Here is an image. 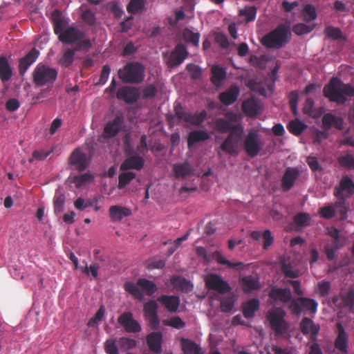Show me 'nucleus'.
Segmentation results:
<instances>
[{"label":"nucleus","mask_w":354,"mask_h":354,"mask_svg":"<svg viewBox=\"0 0 354 354\" xmlns=\"http://www.w3.org/2000/svg\"><path fill=\"white\" fill-rule=\"evenodd\" d=\"M241 283L245 292H250L259 288L258 281L251 275L243 277Z\"/></svg>","instance_id":"45"},{"label":"nucleus","mask_w":354,"mask_h":354,"mask_svg":"<svg viewBox=\"0 0 354 354\" xmlns=\"http://www.w3.org/2000/svg\"><path fill=\"white\" fill-rule=\"evenodd\" d=\"M212 77L211 82L215 86H218L221 82L226 77L225 70L220 66L215 65L211 68Z\"/></svg>","instance_id":"39"},{"label":"nucleus","mask_w":354,"mask_h":354,"mask_svg":"<svg viewBox=\"0 0 354 354\" xmlns=\"http://www.w3.org/2000/svg\"><path fill=\"white\" fill-rule=\"evenodd\" d=\"M270 297L274 300H280L283 303L288 302L292 295L288 288H272L270 292Z\"/></svg>","instance_id":"35"},{"label":"nucleus","mask_w":354,"mask_h":354,"mask_svg":"<svg viewBox=\"0 0 354 354\" xmlns=\"http://www.w3.org/2000/svg\"><path fill=\"white\" fill-rule=\"evenodd\" d=\"M39 55V51L35 48H33L19 60V72L20 75H24L25 74L30 66L36 61Z\"/></svg>","instance_id":"22"},{"label":"nucleus","mask_w":354,"mask_h":354,"mask_svg":"<svg viewBox=\"0 0 354 354\" xmlns=\"http://www.w3.org/2000/svg\"><path fill=\"white\" fill-rule=\"evenodd\" d=\"M181 342L184 354H203L201 348L194 341L183 338Z\"/></svg>","instance_id":"38"},{"label":"nucleus","mask_w":354,"mask_h":354,"mask_svg":"<svg viewBox=\"0 0 354 354\" xmlns=\"http://www.w3.org/2000/svg\"><path fill=\"white\" fill-rule=\"evenodd\" d=\"M322 127L325 131H328L332 127L337 129H342L344 121L342 118L337 117L332 113H326L322 119Z\"/></svg>","instance_id":"25"},{"label":"nucleus","mask_w":354,"mask_h":354,"mask_svg":"<svg viewBox=\"0 0 354 354\" xmlns=\"http://www.w3.org/2000/svg\"><path fill=\"white\" fill-rule=\"evenodd\" d=\"M188 55V51L186 47L183 44H178L171 52L168 59L167 65L173 68L181 64Z\"/></svg>","instance_id":"16"},{"label":"nucleus","mask_w":354,"mask_h":354,"mask_svg":"<svg viewBox=\"0 0 354 354\" xmlns=\"http://www.w3.org/2000/svg\"><path fill=\"white\" fill-rule=\"evenodd\" d=\"M299 174L300 171L297 167H287L281 178L282 190L287 192L291 189Z\"/></svg>","instance_id":"19"},{"label":"nucleus","mask_w":354,"mask_h":354,"mask_svg":"<svg viewBox=\"0 0 354 354\" xmlns=\"http://www.w3.org/2000/svg\"><path fill=\"white\" fill-rule=\"evenodd\" d=\"M136 176V174L133 171L123 172L119 175L118 178V187L120 189L126 187L133 179Z\"/></svg>","instance_id":"50"},{"label":"nucleus","mask_w":354,"mask_h":354,"mask_svg":"<svg viewBox=\"0 0 354 354\" xmlns=\"http://www.w3.org/2000/svg\"><path fill=\"white\" fill-rule=\"evenodd\" d=\"M212 257L221 265H225L228 268H237L240 269L243 267V263L241 262L232 263L231 261L225 259L222 254L219 251H216L213 253Z\"/></svg>","instance_id":"47"},{"label":"nucleus","mask_w":354,"mask_h":354,"mask_svg":"<svg viewBox=\"0 0 354 354\" xmlns=\"http://www.w3.org/2000/svg\"><path fill=\"white\" fill-rule=\"evenodd\" d=\"M118 75L124 83L139 84L144 80L145 67L139 62H129L119 69Z\"/></svg>","instance_id":"3"},{"label":"nucleus","mask_w":354,"mask_h":354,"mask_svg":"<svg viewBox=\"0 0 354 354\" xmlns=\"http://www.w3.org/2000/svg\"><path fill=\"white\" fill-rule=\"evenodd\" d=\"M303 17L306 21H311L317 18L316 9L311 4L306 5L303 9Z\"/></svg>","instance_id":"56"},{"label":"nucleus","mask_w":354,"mask_h":354,"mask_svg":"<svg viewBox=\"0 0 354 354\" xmlns=\"http://www.w3.org/2000/svg\"><path fill=\"white\" fill-rule=\"evenodd\" d=\"M109 216L112 221H120L123 218L131 214L129 208L120 205H113L109 209Z\"/></svg>","instance_id":"27"},{"label":"nucleus","mask_w":354,"mask_h":354,"mask_svg":"<svg viewBox=\"0 0 354 354\" xmlns=\"http://www.w3.org/2000/svg\"><path fill=\"white\" fill-rule=\"evenodd\" d=\"M146 341L149 350L159 354L162 351V335L160 332H151L147 335Z\"/></svg>","instance_id":"24"},{"label":"nucleus","mask_w":354,"mask_h":354,"mask_svg":"<svg viewBox=\"0 0 354 354\" xmlns=\"http://www.w3.org/2000/svg\"><path fill=\"white\" fill-rule=\"evenodd\" d=\"M257 8L255 6H245L239 10V15L245 17L246 23L252 21L255 19L257 15Z\"/></svg>","instance_id":"48"},{"label":"nucleus","mask_w":354,"mask_h":354,"mask_svg":"<svg viewBox=\"0 0 354 354\" xmlns=\"http://www.w3.org/2000/svg\"><path fill=\"white\" fill-rule=\"evenodd\" d=\"M75 44V46L73 49L75 52H88L92 47L91 40L87 38L84 39V37Z\"/></svg>","instance_id":"58"},{"label":"nucleus","mask_w":354,"mask_h":354,"mask_svg":"<svg viewBox=\"0 0 354 354\" xmlns=\"http://www.w3.org/2000/svg\"><path fill=\"white\" fill-rule=\"evenodd\" d=\"M173 171L176 178H185L192 173L191 165L188 162L174 164Z\"/></svg>","instance_id":"36"},{"label":"nucleus","mask_w":354,"mask_h":354,"mask_svg":"<svg viewBox=\"0 0 354 354\" xmlns=\"http://www.w3.org/2000/svg\"><path fill=\"white\" fill-rule=\"evenodd\" d=\"M289 34V27L284 24H280L275 29L265 35L261 38V43L267 48H280L288 42Z\"/></svg>","instance_id":"2"},{"label":"nucleus","mask_w":354,"mask_h":354,"mask_svg":"<svg viewBox=\"0 0 354 354\" xmlns=\"http://www.w3.org/2000/svg\"><path fill=\"white\" fill-rule=\"evenodd\" d=\"M143 0H131L127 6V10L129 13L135 14L144 8Z\"/></svg>","instance_id":"59"},{"label":"nucleus","mask_w":354,"mask_h":354,"mask_svg":"<svg viewBox=\"0 0 354 354\" xmlns=\"http://www.w3.org/2000/svg\"><path fill=\"white\" fill-rule=\"evenodd\" d=\"M157 92L158 90L153 84H149L142 89V98L145 100L153 98Z\"/></svg>","instance_id":"60"},{"label":"nucleus","mask_w":354,"mask_h":354,"mask_svg":"<svg viewBox=\"0 0 354 354\" xmlns=\"http://www.w3.org/2000/svg\"><path fill=\"white\" fill-rule=\"evenodd\" d=\"M262 147L259 135L257 131L251 130L245 137L243 148L245 153L254 158L258 155Z\"/></svg>","instance_id":"8"},{"label":"nucleus","mask_w":354,"mask_h":354,"mask_svg":"<svg viewBox=\"0 0 354 354\" xmlns=\"http://www.w3.org/2000/svg\"><path fill=\"white\" fill-rule=\"evenodd\" d=\"M205 286L209 290H216L221 294H224L231 290V287L227 281L216 274H211L205 279Z\"/></svg>","instance_id":"12"},{"label":"nucleus","mask_w":354,"mask_h":354,"mask_svg":"<svg viewBox=\"0 0 354 354\" xmlns=\"http://www.w3.org/2000/svg\"><path fill=\"white\" fill-rule=\"evenodd\" d=\"M118 344L121 349L128 351L135 348L137 345V342L133 339L122 337L118 339Z\"/></svg>","instance_id":"53"},{"label":"nucleus","mask_w":354,"mask_h":354,"mask_svg":"<svg viewBox=\"0 0 354 354\" xmlns=\"http://www.w3.org/2000/svg\"><path fill=\"white\" fill-rule=\"evenodd\" d=\"M339 164L346 169H354V156L350 153L341 156L337 158Z\"/></svg>","instance_id":"51"},{"label":"nucleus","mask_w":354,"mask_h":354,"mask_svg":"<svg viewBox=\"0 0 354 354\" xmlns=\"http://www.w3.org/2000/svg\"><path fill=\"white\" fill-rule=\"evenodd\" d=\"M68 163L75 167L78 171H84L88 166L86 153L80 148L75 149L71 153Z\"/></svg>","instance_id":"15"},{"label":"nucleus","mask_w":354,"mask_h":354,"mask_svg":"<svg viewBox=\"0 0 354 354\" xmlns=\"http://www.w3.org/2000/svg\"><path fill=\"white\" fill-rule=\"evenodd\" d=\"M259 306V301L257 299H252L247 301L243 306V315L246 318H252L254 317V313L258 310Z\"/></svg>","instance_id":"41"},{"label":"nucleus","mask_w":354,"mask_h":354,"mask_svg":"<svg viewBox=\"0 0 354 354\" xmlns=\"http://www.w3.org/2000/svg\"><path fill=\"white\" fill-rule=\"evenodd\" d=\"M319 213L322 218L330 219L334 217L335 209L332 205H327L321 207L319 210Z\"/></svg>","instance_id":"63"},{"label":"nucleus","mask_w":354,"mask_h":354,"mask_svg":"<svg viewBox=\"0 0 354 354\" xmlns=\"http://www.w3.org/2000/svg\"><path fill=\"white\" fill-rule=\"evenodd\" d=\"M158 301L171 313L176 312L180 304L179 297L175 295H163L158 298Z\"/></svg>","instance_id":"26"},{"label":"nucleus","mask_w":354,"mask_h":354,"mask_svg":"<svg viewBox=\"0 0 354 354\" xmlns=\"http://www.w3.org/2000/svg\"><path fill=\"white\" fill-rule=\"evenodd\" d=\"M243 135V129L228 134L221 145V149L230 156H237L239 152L240 143Z\"/></svg>","instance_id":"6"},{"label":"nucleus","mask_w":354,"mask_h":354,"mask_svg":"<svg viewBox=\"0 0 354 354\" xmlns=\"http://www.w3.org/2000/svg\"><path fill=\"white\" fill-rule=\"evenodd\" d=\"M251 237L256 240L259 241L262 237L263 239V248L267 250L274 242V236L270 230H266L261 234L259 231H253L250 234Z\"/></svg>","instance_id":"32"},{"label":"nucleus","mask_w":354,"mask_h":354,"mask_svg":"<svg viewBox=\"0 0 354 354\" xmlns=\"http://www.w3.org/2000/svg\"><path fill=\"white\" fill-rule=\"evenodd\" d=\"M163 324L176 329H181L185 326V322L178 316L173 317L170 319L164 320Z\"/></svg>","instance_id":"55"},{"label":"nucleus","mask_w":354,"mask_h":354,"mask_svg":"<svg viewBox=\"0 0 354 354\" xmlns=\"http://www.w3.org/2000/svg\"><path fill=\"white\" fill-rule=\"evenodd\" d=\"M200 37L201 34L199 32H194L189 28H185L183 30V38L184 41L194 47L199 46Z\"/></svg>","instance_id":"37"},{"label":"nucleus","mask_w":354,"mask_h":354,"mask_svg":"<svg viewBox=\"0 0 354 354\" xmlns=\"http://www.w3.org/2000/svg\"><path fill=\"white\" fill-rule=\"evenodd\" d=\"M313 30V27L303 23L295 24L292 27V31L297 35H302L309 33Z\"/></svg>","instance_id":"62"},{"label":"nucleus","mask_w":354,"mask_h":354,"mask_svg":"<svg viewBox=\"0 0 354 354\" xmlns=\"http://www.w3.org/2000/svg\"><path fill=\"white\" fill-rule=\"evenodd\" d=\"M284 315L285 313L281 308H277L268 314L270 326L277 334H283L287 330L284 322Z\"/></svg>","instance_id":"9"},{"label":"nucleus","mask_w":354,"mask_h":354,"mask_svg":"<svg viewBox=\"0 0 354 354\" xmlns=\"http://www.w3.org/2000/svg\"><path fill=\"white\" fill-rule=\"evenodd\" d=\"M307 128V125L299 119H295L289 122L287 129L292 134L295 136H300Z\"/></svg>","instance_id":"44"},{"label":"nucleus","mask_w":354,"mask_h":354,"mask_svg":"<svg viewBox=\"0 0 354 354\" xmlns=\"http://www.w3.org/2000/svg\"><path fill=\"white\" fill-rule=\"evenodd\" d=\"M281 270L286 277L291 278H296L299 277L298 272L294 270L291 265L290 263H287L285 260L282 262Z\"/></svg>","instance_id":"61"},{"label":"nucleus","mask_w":354,"mask_h":354,"mask_svg":"<svg viewBox=\"0 0 354 354\" xmlns=\"http://www.w3.org/2000/svg\"><path fill=\"white\" fill-rule=\"evenodd\" d=\"M171 285L177 290L188 292L192 290L191 282L181 276H173L170 279Z\"/></svg>","instance_id":"33"},{"label":"nucleus","mask_w":354,"mask_h":354,"mask_svg":"<svg viewBox=\"0 0 354 354\" xmlns=\"http://www.w3.org/2000/svg\"><path fill=\"white\" fill-rule=\"evenodd\" d=\"M300 330L304 335H310V339L316 341L317 335L320 330V326L308 317H304L300 322Z\"/></svg>","instance_id":"20"},{"label":"nucleus","mask_w":354,"mask_h":354,"mask_svg":"<svg viewBox=\"0 0 354 354\" xmlns=\"http://www.w3.org/2000/svg\"><path fill=\"white\" fill-rule=\"evenodd\" d=\"M75 53L74 49L67 48L64 52L63 56L60 59L61 64L64 67L71 66L73 62Z\"/></svg>","instance_id":"54"},{"label":"nucleus","mask_w":354,"mask_h":354,"mask_svg":"<svg viewBox=\"0 0 354 354\" xmlns=\"http://www.w3.org/2000/svg\"><path fill=\"white\" fill-rule=\"evenodd\" d=\"M118 322L129 333H137L141 331L142 328L139 322L134 319L131 312H124L118 318Z\"/></svg>","instance_id":"10"},{"label":"nucleus","mask_w":354,"mask_h":354,"mask_svg":"<svg viewBox=\"0 0 354 354\" xmlns=\"http://www.w3.org/2000/svg\"><path fill=\"white\" fill-rule=\"evenodd\" d=\"M94 176L89 173H84L80 175H76L71 177V182L73 183L77 188H80L88 183L91 182Z\"/></svg>","instance_id":"46"},{"label":"nucleus","mask_w":354,"mask_h":354,"mask_svg":"<svg viewBox=\"0 0 354 354\" xmlns=\"http://www.w3.org/2000/svg\"><path fill=\"white\" fill-rule=\"evenodd\" d=\"M65 203V196L61 192H55L53 198L54 212L59 214L64 210Z\"/></svg>","instance_id":"49"},{"label":"nucleus","mask_w":354,"mask_h":354,"mask_svg":"<svg viewBox=\"0 0 354 354\" xmlns=\"http://www.w3.org/2000/svg\"><path fill=\"white\" fill-rule=\"evenodd\" d=\"M137 285L141 288L148 296H152L158 290L154 282L145 278L138 279Z\"/></svg>","instance_id":"43"},{"label":"nucleus","mask_w":354,"mask_h":354,"mask_svg":"<svg viewBox=\"0 0 354 354\" xmlns=\"http://www.w3.org/2000/svg\"><path fill=\"white\" fill-rule=\"evenodd\" d=\"M85 37V34L83 31L76 27L68 26L66 27L64 32L59 34V40L67 44H73L77 42L79 40L83 39Z\"/></svg>","instance_id":"13"},{"label":"nucleus","mask_w":354,"mask_h":354,"mask_svg":"<svg viewBox=\"0 0 354 354\" xmlns=\"http://www.w3.org/2000/svg\"><path fill=\"white\" fill-rule=\"evenodd\" d=\"M311 218L307 213H299L294 216V222L298 226L306 227L310 225Z\"/></svg>","instance_id":"57"},{"label":"nucleus","mask_w":354,"mask_h":354,"mask_svg":"<svg viewBox=\"0 0 354 354\" xmlns=\"http://www.w3.org/2000/svg\"><path fill=\"white\" fill-rule=\"evenodd\" d=\"M157 311L158 304L154 300L149 301L143 306L144 315L153 329H156L160 324Z\"/></svg>","instance_id":"17"},{"label":"nucleus","mask_w":354,"mask_h":354,"mask_svg":"<svg viewBox=\"0 0 354 354\" xmlns=\"http://www.w3.org/2000/svg\"><path fill=\"white\" fill-rule=\"evenodd\" d=\"M12 76V70L8 59L4 56H0V80L2 82H6Z\"/></svg>","instance_id":"34"},{"label":"nucleus","mask_w":354,"mask_h":354,"mask_svg":"<svg viewBox=\"0 0 354 354\" xmlns=\"http://www.w3.org/2000/svg\"><path fill=\"white\" fill-rule=\"evenodd\" d=\"M239 89L236 86H232L225 91L220 93L219 100L225 105L232 104L237 99Z\"/></svg>","instance_id":"28"},{"label":"nucleus","mask_w":354,"mask_h":354,"mask_svg":"<svg viewBox=\"0 0 354 354\" xmlns=\"http://www.w3.org/2000/svg\"><path fill=\"white\" fill-rule=\"evenodd\" d=\"M209 138V134L206 130H194L188 135L187 147L190 149L196 143L206 141Z\"/></svg>","instance_id":"29"},{"label":"nucleus","mask_w":354,"mask_h":354,"mask_svg":"<svg viewBox=\"0 0 354 354\" xmlns=\"http://www.w3.org/2000/svg\"><path fill=\"white\" fill-rule=\"evenodd\" d=\"M346 192L347 196H351L354 193V183L348 176H344L340 180L339 185L334 188V196L341 197L343 192Z\"/></svg>","instance_id":"21"},{"label":"nucleus","mask_w":354,"mask_h":354,"mask_svg":"<svg viewBox=\"0 0 354 354\" xmlns=\"http://www.w3.org/2000/svg\"><path fill=\"white\" fill-rule=\"evenodd\" d=\"M215 128L220 133L233 132L236 130L239 131L243 129L241 124H233L230 121L224 118H218L215 120Z\"/></svg>","instance_id":"30"},{"label":"nucleus","mask_w":354,"mask_h":354,"mask_svg":"<svg viewBox=\"0 0 354 354\" xmlns=\"http://www.w3.org/2000/svg\"><path fill=\"white\" fill-rule=\"evenodd\" d=\"M52 21L53 23L54 32L56 35L64 32L68 25V21L62 17V13L58 10H55L52 13Z\"/></svg>","instance_id":"31"},{"label":"nucleus","mask_w":354,"mask_h":354,"mask_svg":"<svg viewBox=\"0 0 354 354\" xmlns=\"http://www.w3.org/2000/svg\"><path fill=\"white\" fill-rule=\"evenodd\" d=\"M242 109L246 115L256 116L259 113V106L255 100L251 98L243 102Z\"/></svg>","instance_id":"40"},{"label":"nucleus","mask_w":354,"mask_h":354,"mask_svg":"<svg viewBox=\"0 0 354 354\" xmlns=\"http://www.w3.org/2000/svg\"><path fill=\"white\" fill-rule=\"evenodd\" d=\"M124 289L126 292L130 294L135 299L138 301H142L144 299V294L142 291L138 288V286L132 281H126L124 283Z\"/></svg>","instance_id":"42"},{"label":"nucleus","mask_w":354,"mask_h":354,"mask_svg":"<svg viewBox=\"0 0 354 354\" xmlns=\"http://www.w3.org/2000/svg\"><path fill=\"white\" fill-rule=\"evenodd\" d=\"M344 305L350 309L354 308V290H350L346 294L342 296Z\"/></svg>","instance_id":"64"},{"label":"nucleus","mask_w":354,"mask_h":354,"mask_svg":"<svg viewBox=\"0 0 354 354\" xmlns=\"http://www.w3.org/2000/svg\"><path fill=\"white\" fill-rule=\"evenodd\" d=\"M334 346L340 354H348V335L340 323L337 324V337L334 341Z\"/></svg>","instance_id":"14"},{"label":"nucleus","mask_w":354,"mask_h":354,"mask_svg":"<svg viewBox=\"0 0 354 354\" xmlns=\"http://www.w3.org/2000/svg\"><path fill=\"white\" fill-rule=\"evenodd\" d=\"M324 33L328 38L333 40L341 39L343 38L342 30L339 28L332 26L326 27L324 29Z\"/></svg>","instance_id":"52"},{"label":"nucleus","mask_w":354,"mask_h":354,"mask_svg":"<svg viewBox=\"0 0 354 354\" xmlns=\"http://www.w3.org/2000/svg\"><path fill=\"white\" fill-rule=\"evenodd\" d=\"M323 95L332 102L343 104L348 97H354V86L344 84L337 77H332L324 86Z\"/></svg>","instance_id":"1"},{"label":"nucleus","mask_w":354,"mask_h":354,"mask_svg":"<svg viewBox=\"0 0 354 354\" xmlns=\"http://www.w3.org/2000/svg\"><path fill=\"white\" fill-rule=\"evenodd\" d=\"M140 93L138 88L132 86H122L118 88L116 97L118 100H122L127 104H133L140 98Z\"/></svg>","instance_id":"18"},{"label":"nucleus","mask_w":354,"mask_h":354,"mask_svg":"<svg viewBox=\"0 0 354 354\" xmlns=\"http://www.w3.org/2000/svg\"><path fill=\"white\" fill-rule=\"evenodd\" d=\"M175 115L171 116L169 119L170 122H173L175 117L176 116L178 120H183L186 122L190 123L196 126H200L207 118V113L205 110L201 112L192 113L183 110V106L178 104L174 107Z\"/></svg>","instance_id":"5"},{"label":"nucleus","mask_w":354,"mask_h":354,"mask_svg":"<svg viewBox=\"0 0 354 354\" xmlns=\"http://www.w3.org/2000/svg\"><path fill=\"white\" fill-rule=\"evenodd\" d=\"M145 165V160L142 157L134 154L127 158L120 165V170L127 171L129 169L141 170Z\"/></svg>","instance_id":"23"},{"label":"nucleus","mask_w":354,"mask_h":354,"mask_svg":"<svg viewBox=\"0 0 354 354\" xmlns=\"http://www.w3.org/2000/svg\"><path fill=\"white\" fill-rule=\"evenodd\" d=\"M57 71L45 64H39L32 73V82L37 86L52 85L57 77Z\"/></svg>","instance_id":"4"},{"label":"nucleus","mask_w":354,"mask_h":354,"mask_svg":"<svg viewBox=\"0 0 354 354\" xmlns=\"http://www.w3.org/2000/svg\"><path fill=\"white\" fill-rule=\"evenodd\" d=\"M124 120L122 115H117L113 120L109 121L104 126L103 137L109 139L116 136L123 129Z\"/></svg>","instance_id":"11"},{"label":"nucleus","mask_w":354,"mask_h":354,"mask_svg":"<svg viewBox=\"0 0 354 354\" xmlns=\"http://www.w3.org/2000/svg\"><path fill=\"white\" fill-rule=\"evenodd\" d=\"M317 306L318 304L315 299L301 297L291 302L290 308L294 315L299 316L304 310L315 313Z\"/></svg>","instance_id":"7"}]
</instances>
